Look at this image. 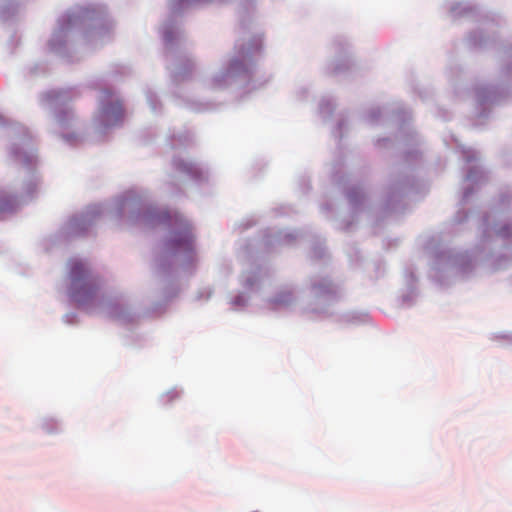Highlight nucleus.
<instances>
[{"label":"nucleus","mask_w":512,"mask_h":512,"mask_svg":"<svg viewBox=\"0 0 512 512\" xmlns=\"http://www.w3.org/2000/svg\"><path fill=\"white\" fill-rule=\"evenodd\" d=\"M192 245V237L190 234H185L184 237L181 239L180 243H176L175 247L177 248H184V249H190Z\"/></svg>","instance_id":"nucleus-2"},{"label":"nucleus","mask_w":512,"mask_h":512,"mask_svg":"<svg viewBox=\"0 0 512 512\" xmlns=\"http://www.w3.org/2000/svg\"><path fill=\"white\" fill-rule=\"evenodd\" d=\"M72 280V298L78 305H84L96 293V286L88 279V270L84 263L74 260L70 264Z\"/></svg>","instance_id":"nucleus-1"},{"label":"nucleus","mask_w":512,"mask_h":512,"mask_svg":"<svg viewBox=\"0 0 512 512\" xmlns=\"http://www.w3.org/2000/svg\"><path fill=\"white\" fill-rule=\"evenodd\" d=\"M504 236H507L508 233L507 232H501Z\"/></svg>","instance_id":"nucleus-3"}]
</instances>
